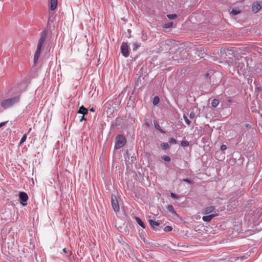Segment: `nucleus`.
<instances>
[{"mask_svg":"<svg viewBox=\"0 0 262 262\" xmlns=\"http://www.w3.org/2000/svg\"><path fill=\"white\" fill-rule=\"evenodd\" d=\"M31 130H32V128H29V130H28V133H30V132H31Z\"/></svg>","mask_w":262,"mask_h":262,"instance_id":"obj_39","label":"nucleus"},{"mask_svg":"<svg viewBox=\"0 0 262 262\" xmlns=\"http://www.w3.org/2000/svg\"><path fill=\"white\" fill-rule=\"evenodd\" d=\"M240 12H241V11L239 10H237L236 9H233L231 11V14L235 15H237V14L240 13Z\"/></svg>","mask_w":262,"mask_h":262,"instance_id":"obj_26","label":"nucleus"},{"mask_svg":"<svg viewBox=\"0 0 262 262\" xmlns=\"http://www.w3.org/2000/svg\"><path fill=\"white\" fill-rule=\"evenodd\" d=\"M27 134H25V135H24V136H23V137L21 138V140H20V141L19 142V145H21L24 142L26 141V139H27Z\"/></svg>","mask_w":262,"mask_h":262,"instance_id":"obj_20","label":"nucleus"},{"mask_svg":"<svg viewBox=\"0 0 262 262\" xmlns=\"http://www.w3.org/2000/svg\"><path fill=\"white\" fill-rule=\"evenodd\" d=\"M167 16L169 19H174L177 18V15L176 14H168Z\"/></svg>","mask_w":262,"mask_h":262,"instance_id":"obj_28","label":"nucleus"},{"mask_svg":"<svg viewBox=\"0 0 262 262\" xmlns=\"http://www.w3.org/2000/svg\"><path fill=\"white\" fill-rule=\"evenodd\" d=\"M226 148H227V146L225 145H222L221 147V149L222 150H224L226 149Z\"/></svg>","mask_w":262,"mask_h":262,"instance_id":"obj_31","label":"nucleus"},{"mask_svg":"<svg viewBox=\"0 0 262 262\" xmlns=\"http://www.w3.org/2000/svg\"><path fill=\"white\" fill-rule=\"evenodd\" d=\"M195 117V114L193 112H191L190 115H189V117L191 118V119H193Z\"/></svg>","mask_w":262,"mask_h":262,"instance_id":"obj_30","label":"nucleus"},{"mask_svg":"<svg viewBox=\"0 0 262 262\" xmlns=\"http://www.w3.org/2000/svg\"><path fill=\"white\" fill-rule=\"evenodd\" d=\"M217 213H214L207 216H204L202 217V220L204 222H209L213 217L217 216Z\"/></svg>","mask_w":262,"mask_h":262,"instance_id":"obj_8","label":"nucleus"},{"mask_svg":"<svg viewBox=\"0 0 262 262\" xmlns=\"http://www.w3.org/2000/svg\"><path fill=\"white\" fill-rule=\"evenodd\" d=\"M219 104V101L218 99H213L211 102V105L213 107H216Z\"/></svg>","mask_w":262,"mask_h":262,"instance_id":"obj_16","label":"nucleus"},{"mask_svg":"<svg viewBox=\"0 0 262 262\" xmlns=\"http://www.w3.org/2000/svg\"><path fill=\"white\" fill-rule=\"evenodd\" d=\"M161 147L164 150L169 148V145L167 143H163L161 144Z\"/></svg>","mask_w":262,"mask_h":262,"instance_id":"obj_17","label":"nucleus"},{"mask_svg":"<svg viewBox=\"0 0 262 262\" xmlns=\"http://www.w3.org/2000/svg\"><path fill=\"white\" fill-rule=\"evenodd\" d=\"M154 126H155V128L159 130L161 133H163V131L161 128V127H160L159 123L157 121H154Z\"/></svg>","mask_w":262,"mask_h":262,"instance_id":"obj_15","label":"nucleus"},{"mask_svg":"<svg viewBox=\"0 0 262 262\" xmlns=\"http://www.w3.org/2000/svg\"><path fill=\"white\" fill-rule=\"evenodd\" d=\"M50 1V9L51 10L53 11L57 6V0H49Z\"/></svg>","mask_w":262,"mask_h":262,"instance_id":"obj_11","label":"nucleus"},{"mask_svg":"<svg viewBox=\"0 0 262 262\" xmlns=\"http://www.w3.org/2000/svg\"><path fill=\"white\" fill-rule=\"evenodd\" d=\"M140 46V44L138 43L137 42H134L133 43V50H135L137 49Z\"/></svg>","mask_w":262,"mask_h":262,"instance_id":"obj_27","label":"nucleus"},{"mask_svg":"<svg viewBox=\"0 0 262 262\" xmlns=\"http://www.w3.org/2000/svg\"><path fill=\"white\" fill-rule=\"evenodd\" d=\"M181 144L182 146L186 147L189 146V143L188 141L185 140L182 141L181 143Z\"/></svg>","mask_w":262,"mask_h":262,"instance_id":"obj_23","label":"nucleus"},{"mask_svg":"<svg viewBox=\"0 0 262 262\" xmlns=\"http://www.w3.org/2000/svg\"><path fill=\"white\" fill-rule=\"evenodd\" d=\"M183 118L184 119V120H185L186 123L188 125H190V124L191 123V121L188 119V118L187 117V116L185 115H183Z\"/></svg>","mask_w":262,"mask_h":262,"instance_id":"obj_25","label":"nucleus"},{"mask_svg":"<svg viewBox=\"0 0 262 262\" xmlns=\"http://www.w3.org/2000/svg\"><path fill=\"white\" fill-rule=\"evenodd\" d=\"M159 98L158 96H156L154 98V100H153V104L154 105H157L159 103Z\"/></svg>","mask_w":262,"mask_h":262,"instance_id":"obj_19","label":"nucleus"},{"mask_svg":"<svg viewBox=\"0 0 262 262\" xmlns=\"http://www.w3.org/2000/svg\"><path fill=\"white\" fill-rule=\"evenodd\" d=\"M126 142L125 138L123 136L119 135L116 138L115 148L116 149H119L123 147L126 144Z\"/></svg>","mask_w":262,"mask_h":262,"instance_id":"obj_3","label":"nucleus"},{"mask_svg":"<svg viewBox=\"0 0 262 262\" xmlns=\"http://www.w3.org/2000/svg\"><path fill=\"white\" fill-rule=\"evenodd\" d=\"M49 20H50V19H49V20H48V25H49Z\"/></svg>","mask_w":262,"mask_h":262,"instance_id":"obj_40","label":"nucleus"},{"mask_svg":"<svg viewBox=\"0 0 262 262\" xmlns=\"http://www.w3.org/2000/svg\"><path fill=\"white\" fill-rule=\"evenodd\" d=\"M169 142L171 144H176L177 143V140L172 138H171L169 139Z\"/></svg>","mask_w":262,"mask_h":262,"instance_id":"obj_29","label":"nucleus"},{"mask_svg":"<svg viewBox=\"0 0 262 262\" xmlns=\"http://www.w3.org/2000/svg\"><path fill=\"white\" fill-rule=\"evenodd\" d=\"M19 99V97L18 96H16L11 98L4 100L2 102L1 105L4 108H8L18 102Z\"/></svg>","mask_w":262,"mask_h":262,"instance_id":"obj_2","label":"nucleus"},{"mask_svg":"<svg viewBox=\"0 0 262 262\" xmlns=\"http://www.w3.org/2000/svg\"><path fill=\"white\" fill-rule=\"evenodd\" d=\"M149 222L150 226L152 228H155V227H156V226H158L160 224L158 222L154 221L152 220H149Z\"/></svg>","mask_w":262,"mask_h":262,"instance_id":"obj_14","label":"nucleus"},{"mask_svg":"<svg viewBox=\"0 0 262 262\" xmlns=\"http://www.w3.org/2000/svg\"><path fill=\"white\" fill-rule=\"evenodd\" d=\"M67 250V249H66V248H64V249H63V251L64 253H67V250Z\"/></svg>","mask_w":262,"mask_h":262,"instance_id":"obj_38","label":"nucleus"},{"mask_svg":"<svg viewBox=\"0 0 262 262\" xmlns=\"http://www.w3.org/2000/svg\"><path fill=\"white\" fill-rule=\"evenodd\" d=\"M167 209H168V210L169 212H171L172 213L175 212L174 210V208H173V206L172 205H168L167 206Z\"/></svg>","mask_w":262,"mask_h":262,"instance_id":"obj_18","label":"nucleus"},{"mask_svg":"<svg viewBox=\"0 0 262 262\" xmlns=\"http://www.w3.org/2000/svg\"><path fill=\"white\" fill-rule=\"evenodd\" d=\"M171 196L173 198H178V196H177V195L174 193H171Z\"/></svg>","mask_w":262,"mask_h":262,"instance_id":"obj_32","label":"nucleus"},{"mask_svg":"<svg viewBox=\"0 0 262 262\" xmlns=\"http://www.w3.org/2000/svg\"><path fill=\"white\" fill-rule=\"evenodd\" d=\"M172 229V228L170 226H166L164 228V231L166 232L171 231Z\"/></svg>","mask_w":262,"mask_h":262,"instance_id":"obj_24","label":"nucleus"},{"mask_svg":"<svg viewBox=\"0 0 262 262\" xmlns=\"http://www.w3.org/2000/svg\"><path fill=\"white\" fill-rule=\"evenodd\" d=\"M240 258H241V260H243V259L247 258V257L246 256H243V257H241Z\"/></svg>","mask_w":262,"mask_h":262,"instance_id":"obj_36","label":"nucleus"},{"mask_svg":"<svg viewBox=\"0 0 262 262\" xmlns=\"http://www.w3.org/2000/svg\"><path fill=\"white\" fill-rule=\"evenodd\" d=\"M215 210V207L209 206L204 208L202 211V213L204 214H208L213 212Z\"/></svg>","mask_w":262,"mask_h":262,"instance_id":"obj_9","label":"nucleus"},{"mask_svg":"<svg viewBox=\"0 0 262 262\" xmlns=\"http://www.w3.org/2000/svg\"><path fill=\"white\" fill-rule=\"evenodd\" d=\"M7 121L6 122H2L0 123V128L2 127L3 126L5 125L7 123Z\"/></svg>","mask_w":262,"mask_h":262,"instance_id":"obj_33","label":"nucleus"},{"mask_svg":"<svg viewBox=\"0 0 262 262\" xmlns=\"http://www.w3.org/2000/svg\"><path fill=\"white\" fill-rule=\"evenodd\" d=\"M172 25H173V23L172 22L167 23L163 25V28H169L171 27L172 26Z\"/></svg>","mask_w":262,"mask_h":262,"instance_id":"obj_21","label":"nucleus"},{"mask_svg":"<svg viewBox=\"0 0 262 262\" xmlns=\"http://www.w3.org/2000/svg\"><path fill=\"white\" fill-rule=\"evenodd\" d=\"M183 181L184 182H187L188 183H191V180H189V179H185L183 180Z\"/></svg>","mask_w":262,"mask_h":262,"instance_id":"obj_34","label":"nucleus"},{"mask_svg":"<svg viewBox=\"0 0 262 262\" xmlns=\"http://www.w3.org/2000/svg\"><path fill=\"white\" fill-rule=\"evenodd\" d=\"M161 158L164 161L166 162H170L171 160L170 158L167 155H164Z\"/></svg>","mask_w":262,"mask_h":262,"instance_id":"obj_22","label":"nucleus"},{"mask_svg":"<svg viewBox=\"0 0 262 262\" xmlns=\"http://www.w3.org/2000/svg\"><path fill=\"white\" fill-rule=\"evenodd\" d=\"M85 118H84V116L83 115L81 117V118L80 120V122H82L83 120H85Z\"/></svg>","mask_w":262,"mask_h":262,"instance_id":"obj_35","label":"nucleus"},{"mask_svg":"<svg viewBox=\"0 0 262 262\" xmlns=\"http://www.w3.org/2000/svg\"><path fill=\"white\" fill-rule=\"evenodd\" d=\"M111 203L114 211L118 212L120 210V207L118 200L117 199V198L115 195H112Z\"/></svg>","mask_w":262,"mask_h":262,"instance_id":"obj_4","label":"nucleus"},{"mask_svg":"<svg viewBox=\"0 0 262 262\" xmlns=\"http://www.w3.org/2000/svg\"><path fill=\"white\" fill-rule=\"evenodd\" d=\"M19 198L20 200V203L23 206H25L27 204V201L28 200V196L26 192H20L19 194Z\"/></svg>","mask_w":262,"mask_h":262,"instance_id":"obj_5","label":"nucleus"},{"mask_svg":"<svg viewBox=\"0 0 262 262\" xmlns=\"http://www.w3.org/2000/svg\"><path fill=\"white\" fill-rule=\"evenodd\" d=\"M261 9V6L258 2L253 3L252 10L254 13H257Z\"/></svg>","mask_w":262,"mask_h":262,"instance_id":"obj_10","label":"nucleus"},{"mask_svg":"<svg viewBox=\"0 0 262 262\" xmlns=\"http://www.w3.org/2000/svg\"><path fill=\"white\" fill-rule=\"evenodd\" d=\"M236 64H237V68L238 71L241 70L243 72L245 70L246 66L244 62L241 59H238L237 61L236 62Z\"/></svg>","mask_w":262,"mask_h":262,"instance_id":"obj_7","label":"nucleus"},{"mask_svg":"<svg viewBox=\"0 0 262 262\" xmlns=\"http://www.w3.org/2000/svg\"><path fill=\"white\" fill-rule=\"evenodd\" d=\"M90 111L94 112H95V110L94 109V108H91L90 109Z\"/></svg>","mask_w":262,"mask_h":262,"instance_id":"obj_37","label":"nucleus"},{"mask_svg":"<svg viewBox=\"0 0 262 262\" xmlns=\"http://www.w3.org/2000/svg\"><path fill=\"white\" fill-rule=\"evenodd\" d=\"M121 53L125 57L128 56V48L126 42H123L121 46Z\"/></svg>","mask_w":262,"mask_h":262,"instance_id":"obj_6","label":"nucleus"},{"mask_svg":"<svg viewBox=\"0 0 262 262\" xmlns=\"http://www.w3.org/2000/svg\"><path fill=\"white\" fill-rule=\"evenodd\" d=\"M77 113L84 116L85 115L88 114V110L82 105L79 107Z\"/></svg>","mask_w":262,"mask_h":262,"instance_id":"obj_12","label":"nucleus"},{"mask_svg":"<svg viewBox=\"0 0 262 262\" xmlns=\"http://www.w3.org/2000/svg\"><path fill=\"white\" fill-rule=\"evenodd\" d=\"M135 220L139 225H140L141 227H142L144 229L145 228V225L144 223L139 217H136Z\"/></svg>","mask_w":262,"mask_h":262,"instance_id":"obj_13","label":"nucleus"},{"mask_svg":"<svg viewBox=\"0 0 262 262\" xmlns=\"http://www.w3.org/2000/svg\"><path fill=\"white\" fill-rule=\"evenodd\" d=\"M47 36V31L45 30H43L40 33V37L38 40L36 50L34 54V63L35 64H36V63L38 60V58L40 57L41 48L42 47V46H43L44 42L46 41Z\"/></svg>","mask_w":262,"mask_h":262,"instance_id":"obj_1","label":"nucleus"}]
</instances>
